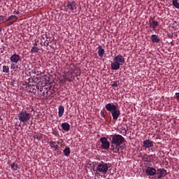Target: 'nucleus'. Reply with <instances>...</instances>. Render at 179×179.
I'll use <instances>...</instances> for the list:
<instances>
[{
    "label": "nucleus",
    "mask_w": 179,
    "mask_h": 179,
    "mask_svg": "<svg viewBox=\"0 0 179 179\" xmlns=\"http://www.w3.org/2000/svg\"><path fill=\"white\" fill-rule=\"evenodd\" d=\"M105 108L109 113H111L113 120L117 121L120 116L121 115V111L120 110V107H118V103L113 104V103H107L105 106Z\"/></svg>",
    "instance_id": "f257e3e1"
},
{
    "label": "nucleus",
    "mask_w": 179,
    "mask_h": 179,
    "mask_svg": "<svg viewBox=\"0 0 179 179\" xmlns=\"http://www.w3.org/2000/svg\"><path fill=\"white\" fill-rule=\"evenodd\" d=\"M108 139L113 148H114V145L121 146L122 143H125V138H124V136L117 134L109 136Z\"/></svg>",
    "instance_id": "f03ea898"
},
{
    "label": "nucleus",
    "mask_w": 179,
    "mask_h": 179,
    "mask_svg": "<svg viewBox=\"0 0 179 179\" xmlns=\"http://www.w3.org/2000/svg\"><path fill=\"white\" fill-rule=\"evenodd\" d=\"M125 64V58L121 55H118L113 59V62L110 64V69L112 71H118L121 65Z\"/></svg>",
    "instance_id": "7ed1b4c3"
},
{
    "label": "nucleus",
    "mask_w": 179,
    "mask_h": 179,
    "mask_svg": "<svg viewBox=\"0 0 179 179\" xmlns=\"http://www.w3.org/2000/svg\"><path fill=\"white\" fill-rule=\"evenodd\" d=\"M108 169H110V163H106L103 161L101 162H97L96 166V171L97 174H106L107 171H108Z\"/></svg>",
    "instance_id": "20e7f679"
},
{
    "label": "nucleus",
    "mask_w": 179,
    "mask_h": 179,
    "mask_svg": "<svg viewBox=\"0 0 179 179\" xmlns=\"http://www.w3.org/2000/svg\"><path fill=\"white\" fill-rule=\"evenodd\" d=\"M31 118V113L26 110H22L18 113V120L19 121H20V122H23V124H26V122H29Z\"/></svg>",
    "instance_id": "39448f33"
},
{
    "label": "nucleus",
    "mask_w": 179,
    "mask_h": 179,
    "mask_svg": "<svg viewBox=\"0 0 179 179\" xmlns=\"http://www.w3.org/2000/svg\"><path fill=\"white\" fill-rule=\"evenodd\" d=\"M156 175L157 176H155V179L163 178V177H166L167 176V170L163 168H159L157 170Z\"/></svg>",
    "instance_id": "423d86ee"
},
{
    "label": "nucleus",
    "mask_w": 179,
    "mask_h": 179,
    "mask_svg": "<svg viewBox=\"0 0 179 179\" xmlns=\"http://www.w3.org/2000/svg\"><path fill=\"white\" fill-rule=\"evenodd\" d=\"M100 141L101 143L102 149H104V150H107V149H110V143L108 140H107V138L103 137L100 139Z\"/></svg>",
    "instance_id": "0eeeda50"
},
{
    "label": "nucleus",
    "mask_w": 179,
    "mask_h": 179,
    "mask_svg": "<svg viewBox=\"0 0 179 179\" xmlns=\"http://www.w3.org/2000/svg\"><path fill=\"white\" fill-rule=\"evenodd\" d=\"M66 6H67V9H69V10H71L73 13H75V10H76V9H77L76 1H68Z\"/></svg>",
    "instance_id": "6e6552de"
},
{
    "label": "nucleus",
    "mask_w": 179,
    "mask_h": 179,
    "mask_svg": "<svg viewBox=\"0 0 179 179\" xmlns=\"http://www.w3.org/2000/svg\"><path fill=\"white\" fill-rule=\"evenodd\" d=\"M145 174L150 177H153L156 176L157 170L154 167L147 166V169H145Z\"/></svg>",
    "instance_id": "1a4fd4ad"
},
{
    "label": "nucleus",
    "mask_w": 179,
    "mask_h": 179,
    "mask_svg": "<svg viewBox=\"0 0 179 179\" xmlns=\"http://www.w3.org/2000/svg\"><path fill=\"white\" fill-rule=\"evenodd\" d=\"M10 61L13 64H18L20 62V61H22V59L20 58V55L15 53L10 56Z\"/></svg>",
    "instance_id": "9d476101"
},
{
    "label": "nucleus",
    "mask_w": 179,
    "mask_h": 179,
    "mask_svg": "<svg viewBox=\"0 0 179 179\" xmlns=\"http://www.w3.org/2000/svg\"><path fill=\"white\" fill-rule=\"evenodd\" d=\"M154 144H155V142H153V141H151V140H149V139L145 140L143 142V146L145 149H150V148H153Z\"/></svg>",
    "instance_id": "9b49d317"
},
{
    "label": "nucleus",
    "mask_w": 179,
    "mask_h": 179,
    "mask_svg": "<svg viewBox=\"0 0 179 179\" xmlns=\"http://www.w3.org/2000/svg\"><path fill=\"white\" fill-rule=\"evenodd\" d=\"M71 71H72L74 75L78 77L80 76L82 71H80V68L77 67L76 66H73V68H71Z\"/></svg>",
    "instance_id": "f8f14e48"
},
{
    "label": "nucleus",
    "mask_w": 179,
    "mask_h": 179,
    "mask_svg": "<svg viewBox=\"0 0 179 179\" xmlns=\"http://www.w3.org/2000/svg\"><path fill=\"white\" fill-rule=\"evenodd\" d=\"M66 80H69V82H72L73 80H75V76H73V73L71 71L66 73Z\"/></svg>",
    "instance_id": "ddd939ff"
},
{
    "label": "nucleus",
    "mask_w": 179,
    "mask_h": 179,
    "mask_svg": "<svg viewBox=\"0 0 179 179\" xmlns=\"http://www.w3.org/2000/svg\"><path fill=\"white\" fill-rule=\"evenodd\" d=\"M38 51H40V48H38V45L37 44V43H35L31 49L30 53L38 54Z\"/></svg>",
    "instance_id": "4468645a"
},
{
    "label": "nucleus",
    "mask_w": 179,
    "mask_h": 179,
    "mask_svg": "<svg viewBox=\"0 0 179 179\" xmlns=\"http://www.w3.org/2000/svg\"><path fill=\"white\" fill-rule=\"evenodd\" d=\"M98 55L100 58H103L104 57V54L106 53V51L103 49V47L101 45L98 46Z\"/></svg>",
    "instance_id": "2eb2a0df"
},
{
    "label": "nucleus",
    "mask_w": 179,
    "mask_h": 179,
    "mask_svg": "<svg viewBox=\"0 0 179 179\" xmlns=\"http://www.w3.org/2000/svg\"><path fill=\"white\" fill-rule=\"evenodd\" d=\"M64 113H65V108L64 106L60 105L58 108V117L61 118L62 115H64Z\"/></svg>",
    "instance_id": "dca6fc26"
},
{
    "label": "nucleus",
    "mask_w": 179,
    "mask_h": 179,
    "mask_svg": "<svg viewBox=\"0 0 179 179\" xmlns=\"http://www.w3.org/2000/svg\"><path fill=\"white\" fill-rule=\"evenodd\" d=\"M159 26V22L152 20V22H150V27L154 30V31H156V28Z\"/></svg>",
    "instance_id": "f3484780"
},
{
    "label": "nucleus",
    "mask_w": 179,
    "mask_h": 179,
    "mask_svg": "<svg viewBox=\"0 0 179 179\" xmlns=\"http://www.w3.org/2000/svg\"><path fill=\"white\" fill-rule=\"evenodd\" d=\"M61 127L64 131H66V132H69V131L71 129V125L68 122L62 123Z\"/></svg>",
    "instance_id": "a211bd4d"
},
{
    "label": "nucleus",
    "mask_w": 179,
    "mask_h": 179,
    "mask_svg": "<svg viewBox=\"0 0 179 179\" xmlns=\"http://www.w3.org/2000/svg\"><path fill=\"white\" fill-rule=\"evenodd\" d=\"M151 41L152 43H160V38L159 37V36L156 35V34H152L151 36Z\"/></svg>",
    "instance_id": "6ab92c4d"
},
{
    "label": "nucleus",
    "mask_w": 179,
    "mask_h": 179,
    "mask_svg": "<svg viewBox=\"0 0 179 179\" xmlns=\"http://www.w3.org/2000/svg\"><path fill=\"white\" fill-rule=\"evenodd\" d=\"M110 150H112L113 153H117L120 155V145H113H113H110Z\"/></svg>",
    "instance_id": "aec40b11"
},
{
    "label": "nucleus",
    "mask_w": 179,
    "mask_h": 179,
    "mask_svg": "<svg viewBox=\"0 0 179 179\" xmlns=\"http://www.w3.org/2000/svg\"><path fill=\"white\" fill-rule=\"evenodd\" d=\"M142 159L145 163H150V162H152V158H150V156L148 155V154L144 155Z\"/></svg>",
    "instance_id": "412c9836"
},
{
    "label": "nucleus",
    "mask_w": 179,
    "mask_h": 179,
    "mask_svg": "<svg viewBox=\"0 0 179 179\" xmlns=\"http://www.w3.org/2000/svg\"><path fill=\"white\" fill-rule=\"evenodd\" d=\"M50 148H54L55 150H59V146L57 145L55 141H50Z\"/></svg>",
    "instance_id": "4be33fe9"
},
{
    "label": "nucleus",
    "mask_w": 179,
    "mask_h": 179,
    "mask_svg": "<svg viewBox=\"0 0 179 179\" xmlns=\"http://www.w3.org/2000/svg\"><path fill=\"white\" fill-rule=\"evenodd\" d=\"M63 153L64 156H69L71 155V148L69 147H66L64 150Z\"/></svg>",
    "instance_id": "5701e85b"
},
{
    "label": "nucleus",
    "mask_w": 179,
    "mask_h": 179,
    "mask_svg": "<svg viewBox=\"0 0 179 179\" xmlns=\"http://www.w3.org/2000/svg\"><path fill=\"white\" fill-rule=\"evenodd\" d=\"M45 38H48V37H47V35H42L41 36V43H43V45H45V43L48 41V40H45Z\"/></svg>",
    "instance_id": "b1692460"
},
{
    "label": "nucleus",
    "mask_w": 179,
    "mask_h": 179,
    "mask_svg": "<svg viewBox=\"0 0 179 179\" xmlns=\"http://www.w3.org/2000/svg\"><path fill=\"white\" fill-rule=\"evenodd\" d=\"M172 5H173V6L176 8V9H179L178 0H172Z\"/></svg>",
    "instance_id": "393cba45"
},
{
    "label": "nucleus",
    "mask_w": 179,
    "mask_h": 179,
    "mask_svg": "<svg viewBox=\"0 0 179 179\" xmlns=\"http://www.w3.org/2000/svg\"><path fill=\"white\" fill-rule=\"evenodd\" d=\"M3 72L4 73H9L10 71H9V66H3Z\"/></svg>",
    "instance_id": "a878e982"
},
{
    "label": "nucleus",
    "mask_w": 179,
    "mask_h": 179,
    "mask_svg": "<svg viewBox=\"0 0 179 179\" xmlns=\"http://www.w3.org/2000/svg\"><path fill=\"white\" fill-rule=\"evenodd\" d=\"M17 164L16 163H13L11 165H10V167L12 169V170H13L14 171H16V170H17Z\"/></svg>",
    "instance_id": "bb28decb"
},
{
    "label": "nucleus",
    "mask_w": 179,
    "mask_h": 179,
    "mask_svg": "<svg viewBox=\"0 0 179 179\" xmlns=\"http://www.w3.org/2000/svg\"><path fill=\"white\" fill-rule=\"evenodd\" d=\"M12 19H15V20L17 21V16H16V15H10V16H9L8 17L7 20H6V22H8V21H9V20H10Z\"/></svg>",
    "instance_id": "cd10ccee"
},
{
    "label": "nucleus",
    "mask_w": 179,
    "mask_h": 179,
    "mask_svg": "<svg viewBox=\"0 0 179 179\" xmlns=\"http://www.w3.org/2000/svg\"><path fill=\"white\" fill-rule=\"evenodd\" d=\"M16 64V63H12V64H10V69H19V66H18V65H16V64Z\"/></svg>",
    "instance_id": "c85d7f7f"
},
{
    "label": "nucleus",
    "mask_w": 179,
    "mask_h": 179,
    "mask_svg": "<svg viewBox=\"0 0 179 179\" xmlns=\"http://www.w3.org/2000/svg\"><path fill=\"white\" fill-rule=\"evenodd\" d=\"M111 86L112 87H118V83H117V81H113Z\"/></svg>",
    "instance_id": "c756f323"
},
{
    "label": "nucleus",
    "mask_w": 179,
    "mask_h": 179,
    "mask_svg": "<svg viewBox=\"0 0 179 179\" xmlns=\"http://www.w3.org/2000/svg\"><path fill=\"white\" fill-rule=\"evenodd\" d=\"M5 16L0 15V24H1V23H3V20H5Z\"/></svg>",
    "instance_id": "7c9ffc66"
},
{
    "label": "nucleus",
    "mask_w": 179,
    "mask_h": 179,
    "mask_svg": "<svg viewBox=\"0 0 179 179\" xmlns=\"http://www.w3.org/2000/svg\"><path fill=\"white\" fill-rule=\"evenodd\" d=\"M101 116L103 118H107V116L106 115V114H104V112H103V111H101Z\"/></svg>",
    "instance_id": "2f4dec72"
},
{
    "label": "nucleus",
    "mask_w": 179,
    "mask_h": 179,
    "mask_svg": "<svg viewBox=\"0 0 179 179\" xmlns=\"http://www.w3.org/2000/svg\"><path fill=\"white\" fill-rule=\"evenodd\" d=\"M15 22H17L16 20H15L14 21H11L8 23V26H12V24H13L15 23Z\"/></svg>",
    "instance_id": "473e14b6"
},
{
    "label": "nucleus",
    "mask_w": 179,
    "mask_h": 179,
    "mask_svg": "<svg viewBox=\"0 0 179 179\" xmlns=\"http://www.w3.org/2000/svg\"><path fill=\"white\" fill-rule=\"evenodd\" d=\"M40 90V87H38V85H36L35 87H34V90Z\"/></svg>",
    "instance_id": "72a5a7b5"
},
{
    "label": "nucleus",
    "mask_w": 179,
    "mask_h": 179,
    "mask_svg": "<svg viewBox=\"0 0 179 179\" xmlns=\"http://www.w3.org/2000/svg\"><path fill=\"white\" fill-rule=\"evenodd\" d=\"M119 149H121V150H124V145H120Z\"/></svg>",
    "instance_id": "f704fd0d"
},
{
    "label": "nucleus",
    "mask_w": 179,
    "mask_h": 179,
    "mask_svg": "<svg viewBox=\"0 0 179 179\" xmlns=\"http://www.w3.org/2000/svg\"><path fill=\"white\" fill-rule=\"evenodd\" d=\"M13 13V15H19V12H16V11H14Z\"/></svg>",
    "instance_id": "c9c22d12"
},
{
    "label": "nucleus",
    "mask_w": 179,
    "mask_h": 179,
    "mask_svg": "<svg viewBox=\"0 0 179 179\" xmlns=\"http://www.w3.org/2000/svg\"><path fill=\"white\" fill-rule=\"evenodd\" d=\"M49 44H50V43H48V42L47 43V42H46V43H45L46 47H48Z\"/></svg>",
    "instance_id": "e433bc0d"
},
{
    "label": "nucleus",
    "mask_w": 179,
    "mask_h": 179,
    "mask_svg": "<svg viewBox=\"0 0 179 179\" xmlns=\"http://www.w3.org/2000/svg\"><path fill=\"white\" fill-rule=\"evenodd\" d=\"M1 54H3V50H1Z\"/></svg>",
    "instance_id": "4c0bfd02"
},
{
    "label": "nucleus",
    "mask_w": 179,
    "mask_h": 179,
    "mask_svg": "<svg viewBox=\"0 0 179 179\" xmlns=\"http://www.w3.org/2000/svg\"><path fill=\"white\" fill-rule=\"evenodd\" d=\"M36 139H40V137L37 136V137H36Z\"/></svg>",
    "instance_id": "58836bf2"
}]
</instances>
